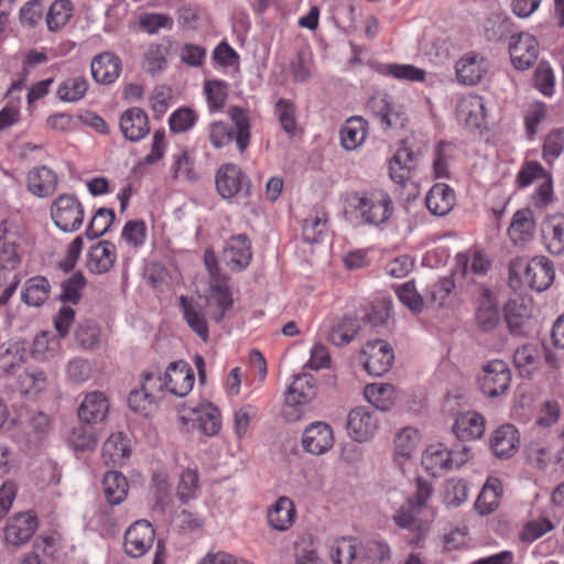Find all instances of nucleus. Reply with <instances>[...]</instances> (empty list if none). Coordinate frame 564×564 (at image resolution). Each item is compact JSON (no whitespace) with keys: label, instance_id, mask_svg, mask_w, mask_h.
<instances>
[{"label":"nucleus","instance_id":"f257e3e1","mask_svg":"<svg viewBox=\"0 0 564 564\" xmlns=\"http://www.w3.org/2000/svg\"><path fill=\"white\" fill-rule=\"evenodd\" d=\"M28 242V227L19 212H11L0 220V267L3 278L22 260Z\"/></svg>","mask_w":564,"mask_h":564},{"label":"nucleus","instance_id":"f03ea898","mask_svg":"<svg viewBox=\"0 0 564 564\" xmlns=\"http://www.w3.org/2000/svg\"><path fill=\"white\" fill-rule=\"evenodd\" d=\"M471 458V448L466 444H456L447 448L444 444L430 445L422 456L424 468L436 476L444 471L457 469Z\"/></svg>","mask_w":564,"mask_h":564},{"label":"nucleus","instance_id":"7ed1b4c3","mask_svg":"<svg viewBox=\"0 0 564 564\" xmlns=\"http://www.w3.org/2000/svg\"><path fill=\"white\" fill-rule=\"evenodd\" d=\"M178 422L186 431L198 430L206 436H215L221 429V415L213 403L183 404L177 409Z\"/></svg>","mask_w":564,"mask_h":564},{"label":"nucleus","instance_id":"20e7f679","mask_svg":"<svg viewBox=\"0 0 564 564\" xmlns=\"http://www.w3.org/2000/svg\"><path fill=\"white\" fill-rule=\"evenodd\" d=\"M521 270L524 282L538 292L549 289L555 275L553 263L545 257H535L525 263L522 259H516L510 263L511 275H517Z\"/></svg>","mask_w":564,"mask_h":564},{"label":"nucleus","instance_id":"39448f33","mask_svg":"<svg viewBox=\"0 0 564 564\" xmlns=\"http://www.w3.org/2000/svg\"><path fill=\"white\" fill-rule=\"evenodd\" d=\"M355 209L364 224L379 226L386 223L392 215L393 203L388 193L376 189L357 198Z\"/></svg>","mask_w":564,"mask_h":564},{"label":"nucleus","instance_id":"423d86ee","mask_svg":"<svg viewBox=\"0 0 564 564\" xmlns=\"http://www.w3.org/2000/svg\"><path fill=\"white\" fill-rule=\"evenodd\" d=\"M84 206L74 195L62 194L52 204L51 217L64 232L77 231L84 221Z\"/></svg>","mask_w":564,"mask_h":564},{"label":"nucleus","instance_id":"0eeeda50","mask_svg":"<svg viewBox=\"0 0 564 564\" xmlns=\"http://www.w3.org/2000/svg\"><path fill=\"white\" fill-rule=\"evenodd\" d=\"M155 541V530L148 520L134 521L124 532L123 550L132 558L145 555Z\"/></svg>","mask_w":564,"mask_h":564},{"label":"nucleus","instance_id":"6e6552de","mask_svg":"<svg viewBox=\"0 0 564 564\" xmlns=\"http://www.w3.org/2000/svg\"><path fill=\"white\" fill-rule=\"evenodd\" d=\"M216 188L223 198L229 199L239 193L246 197L251 194V183L247 175L235 164L221 165L216 173Z\"/></svg>","mask_w":564,"mask_h":564},{"label":"nucleus","instance_id":"1a4fd4ad","mask_svg":"<svg viewBox=\"0 0 564 564\" xmlns=\"http://www.w3.org/2000/svg\"><path fill=\"white\" fill-rule=\"evenodd\" d=\"M380 426L378 416L365 406H356L347 414L348 435L357 443L371 441Z\"/></svg>","mask_w":564,"mask_h":564},{"label":"nucleus","instance_id":"9d476101","mask_svg":"<svg viewBox=\"0 0 564 564\" xmlns=\"http://www.w3.org/2000/svg\"><path fill=\"white\" fill-rule=\"evenodd\" d=\"M335 443L334 431L325 422L316 421L307 425L301 436L304 452L321 456L328 453Z\"/></svg>","mask_w":564,"mask_h":564},{"label":"nucleus","instance_id":"9b49d317","mask_svg":"<svg viewBox=\"0 0 564 564\" xmlns=\"http://www.w3.org/2000/svg\"><path fill=\"white\" fill-rule=\"evenodd\" d=\"M361 354L366 357L364 360L365 369L375 377L388 372L394 360L391 346L382 339L369 340L362 348Z\"/></svg>","mask_w":564,"mask_h":564},{"label":"nucleus","instance_id":"f8f14e48","mask_svg":"<svg viewBox=\"0 0 564 564\" xmlns=\"http://www.w3.org/2000/svg\"><path fill=\"white\" fill-rule=\"evenodd\" d=\"M314 390H286L281 406V416L286 422H297L315 409Z\"/></svg>","mask_w":564,"mask_h":564},{"label":"nucleus","instance_id":"ddd939ff","mask_svg":"<svg viewBox=\"0 0 564 564\" xmlns=\"http://www.w3.org/2000/svg\"><path fill=\"white\" fill-rule=\"evenodd\" d=\"M509 53L516 68L528 69L538 58L539 45L529 33L514 34L509 42Z\"/></svg>","mask_w":564,"mask_h":564},{"label":"nucleus","instance_id":"4468645a","mask_svg":"<svg viewBox=\"0 0 564 564\" xmlns=\"http://www.w3.org/2000/svg\"><path fill=\"white\" fill-rule=\"evenodd\" d=\"M37 528V517L33 512L18 513L9 519L4 528L7 543L20 546L25 544Z\"/></svg>","mask_w":564,"mask_h":564},{"label":"nucleus","instance_id":"2eb2a0df","mask_svg":"<svg viewBox=\"0 0 564 564\" xmlns=\"http://www.w3.org/2000/svg\"><path fill=\"white\" fill-rule=\"evenodd\" d=\"M475 321L477 328L484 333L492 332L501 321L497 299L488 288L480 291Z\"/></svg>","mask_w":564,"mask_h":564},{"label":"nucleus","instance_id":"dca6fc26","mask_svg":"<svg viewBox=\"0 0 564 564\" xmlns=\"http://www.w3.org/2000/svg\"><path fill=\"white\" fill-rule=\"evenodd\" d=\"M119 128L124 139L138 142L150 132L149 117L142 108H129L121 113Z\"/></svg>","mask_w":564,"mask_h":564},{"label":"nucleus","instance_id":"f3484780","mask_svg":"<svg viewBox=\"0 0 564 564\" xmlns=\"http://www.w3.org/2000/svg\"><path fill=\"white\" fill-rule=\"evenodd\" d=\"M488 61L480 54L470 52L460 57L455 66L457 80L464 85L478 84L488 72Z\"/></svg>","mask_w":564,"mask_h":564},{"label":"nucleus","instance_id":"a211bd4d","mask_svg":"<svg viewBox=\"0 0 564 564\" xmlns=\"http://www.w3.org/2000/svg\"><path fill=\"white\" fill-rule=\"evenodd\" d=\"M366 108L371 115L379 118L386 128L403 127L404 124L403 113L395 109L387 94L378 93L371 96Z\"/></svg>","mask_w":564,"mask_h":564},{"label":"nucleus","instance_id":"6ab92c4d","mask_svg":"<svg viewBox=\"0 0 564 564\" xmlns=\"http://www.w3.org/2000/svg\"><path fill=\"white\" fill-rule=\"evenodd\" d=\"M520 445L519 431L511 424H503L494 431L490 448L498 458H509L516 454Z\"/></svg>","mask_w":564,"mask_h":564},{"label":"nucleus","instance_id":"aec40b11","mask_svg":"<svg viewBox=\"0 0 564 564\" xmlns=\"http://www.w3.org/2000/svg\"><path fill=\"white\" fill-rule=\"evenodd\" d=\"M251 243L247 235L231 237L224 250V260L230 270L241 271L251 261Z\"/></svg>","mask_w":564,"mask_h":564},{"label":"nucleus","instance_id":"412c9836","mask_svg":"<svg viewBox=\"0 0 564 564\" xmlns=\"http://www.w3.org/2000/svg\"><path fill=\"white\" fill-rule=\"evenodd\" d=\"M109 401L104 392L99 390L86 394L84 401L78 408V417L80 421L93 424L101 422L108 414Z\"/></svg>","mask_w":564,"mask_h":564},{"label":"nucleus","instance_id":"4be33fe9","mask_svg":"<svg viewBox=\"0 0 564 564\" xmlns=\"http://www.w3.org/2000/svg\"><path fill=\"white\" fill-rule=\"evenodd\" d=\"M130 455V441L122 432L112 433L102 444L101 457L106 465L122 466Z\"/></svg>","mask_w":564,"mask_h":564},{"label":"nucleus","instance_id":"5701e85b","mask_svg":"<svg viewBox=\"0 0 564 564\" xmlns=\"http://www.w3.org/2000/svg\"><path fill=\"white\" fill-rule=\"evenodd\" d=\"M457 118L468 129H478L485 121L486 109L484 99L474 95L464 97L457 105Z\"/></svg>","mask_w":564,"mask_h":564},{"label":"nucleus","instance_id":"b1692460","mask_svg":"<svg viewBox=\"0 0 564 564\" xmlns=\"http://www.w3.org/2000/svg\"><path fill=\"white\" fill-rule=\"evenodd\" d=\"M477 379L480 388H509L511 370L503 360L494 359L482 366Z\"/></svg>","mask_w":564,"mask_h":564},{"label":"nucleus","instance_id":"393cba45","mask_svg":"<svg viewBox=\"0 0 564 564\" xmlns=\"http://www.w3.org/2000/svg\"><path fill=\"white\" fill-rule=\"evenodd\" d=\"M543 241L553 254L564 252V215L556 214L546 217L541 224Z\"/></svg>","mask_w":564,"mask_h":564},{"label":"nucleus","instance_id":"a878e982","mask_svg":"<svg viewBox=\"0 0 564 564\" xmlns=\"http://www.w3.org/2000/svg\"><path fill=\"white\" fill-rule=\"evenodd\" d=\"M90 70L93 78L100 84L110 85L120 75L121 62L112 53H102L96 56L91 64Z\"/></svg>","mask_w":564,"mask_h":564},{"label":"nucleus","instance_id":"bb28decb","mask_svg":"<svg viewBox=\"0 0 564 564\" xmlns=\"http://www.w3.org/2000/svg\"><path fill=\"white\" fill-rule=\"evenodd\" d=\"M455 202L453 188L443 183L433 185L425 198L427 209L435 216L447 215L454 208Z\"/></svg>","mask_w":564,"mask_h":564},{"label":"nucleus","instance_id":"cd10ccee","mask_svg":"<svg viewBox=\"0 0 564 564\" xmlns=\"http://www.w3.org/2000/svg\"><path fill=\"white\" fill-rule=\"evenodd\" d=\"M116 262V247L107 240L99 241L88 252L87 268L90 272H108Z\"/></svg>","mask_w":564,"mask_h":564},{"label":"nucleus","instance_id":"c85d7f7f","mask_svg":"<svg viewBox=\"0 0 564 564\" xmlns=\"http://www.w3.org/2000/svg\"><path fill=\"white\" fill-rule=\"evenodd\" d=\"M57 187V175L46 166L34 167L28 174V188L39 197L51 196Z\"/></svg>","mask_w":564,"mask_h":564},{"label":"nucleus","instance_id":"c756f323","mask_svg":"<svg viewBox=\"0 0 564 564\" xmlns=\"http://www.w3.org/2000/svg\"><path fill=\"white\" fill-rule=\"evenodd\" d=\"M534 229L535 223L532 210L529 208L520 209L512 217L508 235L514 245H524L533 238Z\"/></svg>","mask_w":564,"mask_h":564},{"label":"nucleus","instance_id":"7c9ffc66","mask_svg":"<svg viewBox=\"0 0 564 564\" xmlns=\"http://www.w3.org/2000/svg\"><path fill=\"white\" fill-rule=\"evenodd\" d=\"M486 421L477 412H466L457 416L454 424L455 435L463 441L480 438L485 433Z\"/></svg>","mask_w":564,"mask_h":564},{"label":"nucleus","instance_id":"2f4dec72","mask_svg":"<svg viewBox=\"0 0 564 564\" xmlns=\"http://www.w3.org/2000/svg\"><path fill=\"white\" fill-rule=\"evenodd\" d=\"M296 510L288 497H280L268 511V521L276 531L289 530L295 521Z\"/></svg>","mask_w":564,"mask_h":564},{"label":"nucleus","instance_id":"473e14b6","mask_svg":"<svg viewBox=\"0 0 564 564\" xmlns=\"http://www.w3.org/2000/svg\"><path fill=\"white\" fill-rule=\"evenodd\" d=\"M89 524L102 538H113L120 532V518L112 506L98 508L90 518Z\"/></svg>","mask_w":564,"mask_h":564},{"label":"nucleus","instance_id":"72a5a7b5","mask_svg":"<svg viewBox=\"0 0 564 564\" xmlns=\"http://www.w3.org/2000/svg\"><path fill=\"white\" fill-rule=\"evenodd\" d=\"M102 491L110 506L123 502L129 491V484L126 476L119 471H107L102 479Z\"/></svg>","mask_w":564,"mask_h":564},{"label":"nucleus","instance_id":"f704fd0d","mask_svg":"<svg viewBox=\"0 0 564 564\" xmlns=\"http://www.w3.org/2000/svg\"><path fill=\"white\" fill-rule=\"evenodd\" d=\"M180 305L187 325L194 333L206 341L208 339L209 330L207 322L200 312V306L194 302L193 299L185 295L180 296Z\"/></svg>","mask_w":564,"mask_h":564},{"label":"nucleus","instance_id":"c9c22d12","mask_svg":"<svg viewBox=\"0 0 564 564\" xmlns=\"http://www.w3.org/2000/svg\"><path fill=\"white\" fill-rule=\"evenodd\" d=\"M368 122L359 116L346 120L340 129L341 145L346 150H355L365 141Z\"/></svg>","mask_w":564,"mask_h":564},{"label":"nucleus","instance_id":"e433bc0d","mask_svg":"<svg viewBox=\"0 0 564 564\" xmlns=\"http://www.w3.org/2000/svg\"><path fill=\"white\" fill-rule=\"evenodd\" d=\"M164 390H131L128 397L130 409L143 416H149L156 410Z\"/></svg>","mask_w":564,"mask_h":564},{"label":"nucleus","instance_id":"4c0bfd02","mask_svg":"<svg viewBox=\"0 0 564 564\" xmlns=\"http://www.w3.org/2000/svg\"><path fill=\"white\" fill-rule=\"evenodd\" d=\"M453 276H443L430 284L425 291V302L427 307L440 308L447 304V299L455 290Z\"/></svg>","mask_w":564,"mask_h":564},{"label":"nucleus","instance_id":"58836bf2","mask_svg":"<svg viewBox=\"0 0 564 564\" xmlns=\"http://www.w3.org/2000/svg\"><path fill=\"white\" fill-rule=\"evenodd\" d=\"M531 317V308L523 301H510L505 306V321L512 335L523 334L524 325Z\"/></svg>","mask_w":564,"mask_h":564},{"label":"nucleus","instance_id":"ea45409f","mask_svg":"<svg viewBox=\"0 0 564 564\" xmlns=\"http://www.w3.org/2000/svg\"><path fill=\"white\" fill-rule=\"evenodd\" d=\"M50 290L51 284L46 278L33 276L24 283L21 297L30 306H40L48 299Z\"/></svg>","mask_w":564,"mask_h":564},{"label":"nucleus","instance_id":"a19ab883","mask_svg":"<svg viewBox=\"0 0 564 564\" xmlns=\"http://www.w3.org/2000/svg\"><path fill=\"white\" fill-rule=\"evenodd\" d=\"M163 386H172V388H176L180 384H185L187 388H193L194 386V371L188 362L178 360L171 362L165 370L163 379H161Z\"/></svg>","mask_w":564,"mask_h":564},{"label":"nucleus","instance_id":"79ce46f5","mask_svg":"<svg viewBox=\"0 0 564 564\" xmlns=\"http://www.w3.org/2000/svg\"><path fill=\"white\" fill-rule=\"evenodd\" d=\"M359 329L360 324L356 317L344 316L332 327L328 339L337 347L346 346L356 337Z\"/></svg>","mask_w":564,"mask_h":564},{"label":"nucleus","instance_id":"37998d69","mask_svg":"<svg viewBox=\"0 0 564 564\" xmlns=\"http://www.w3.org/2000/svg\"><path fill=\"white\" fill-rule=\"evenodd\" d=\"M74 336L82 349L96 350L100 345L101 328L94 321H83L77 325Z\"/></svg>","mask_w":564,"mask_h":564},{"label":"nucleus","instance_id":"c03bdc74","mask_svg":"<svg viewBox=\"0 0 564 564\" xmlns=\"http://www.w3.org/2000/svg\"><path fill=\"white\" fill-rule=\"evenodd\" d=\"M200 490L199 474L197 469L186 468L180 475L176 496L182 503H188L198 497Z\"/></svg>","mask_w":564,"mask_h":564},{"label":"nucleus","instance_id":"a18cd8bd","mask_svg":"<svg viewBox=\"0 0 564 564\" xmlns=\"http://www.w3.org/2000/svg\"><path fill=\"white\" fill-rule=\"evenodd\" d=\"M97 443L96 431L87 423L74 426L68 435V444L76 452L94 451Z\"/></svg>","mask_w":564,"mask_h":564},{"label":"nucleus","instance_id":"49530a36","mask_svg":"<svg viewBox=\"0 0 564 564\" xmlns=\"http://www.w3.org/2000/svg\"><path fill=\"white\" fill-rule=\"evenodd\" d=\"M414 155L406 148L399 149L390 160V176L398 183L403 184L409 177L410 170L413 169Z\"/></svg>","mask_w":564,"mask_h":564},{"label":"nucleus","instance_id":"de8ad7c7","mask_svg":"<svg viewBox=\"0 0 564 564\" xmlns=\"http://www.w3.org/2000/svg\"><path fill=\"white\" fill-rule=\"evenodd\" d=\"M207 302L210 306L213 304L216 305V307L210 312V317L216 323H220L224 319L227 311L231 310L234 304L229 288L220 284L212 288L210 297Z\"/></svg>","mask_w":564,"mask_h":564},{"label":"nucleus","instance_id":"09e8293b","mask_svg":"<svg viewBox=\"0 0 564 564\" xmlns=\"http://www.w3.org/2000/svg\"><path fill=\"white\" fill-rule=\"evenodd\" d=\"M359 556L372 564H384L391 558V547L384 540L372 538L361 545Z\"/></svg>","mask_w":564,"mask_h":564},{"label":"nucleus","instance_id":"8fccbe9b","mask_svg":"<svg viewBox=\"0 0 564 564\" xmlns=\"http://www.w3.org/2000/svg\"><path fill=\"white\" fill-rule=\"evenodd\" d=\"M327 213L324 207H318L313 210L308 218L303 224V239L308 243L318 241L319 236L324 232L327 225Z\"/></svg>","mask_w":564,"mask_h":564},{"label":"nucleus","instance_id":"3c124183","mask_svg":"<svg viewBox=\"0 0 564 564\" xmlns=\"http://www.w3.org/2000/svg\"><path fill=\"white\" fill-rule=\"evenodd\" d=\"M73 3L69 0H55L47 12L46 24L50 31H58L72 17Z\"/></svg>","mask_w":564,"mask_h":564},{"label":"nucleus","instance_id":"603ef678","mask_svg":"<svg viewBox=\"0 0 564 564\" xmlns=\"http://www.w3.org/2000/svg\"><path fill=\"white\" fill-rule=\"evenodd\" d=\"M420 441V434L416 429L404 427L395 436L394 454L395 459L399 457L409 458L415 452Z\"/></svg>","mask_w":564,"mask_h":564},{"label":"nucleus","instance_id":"864d4df0","mask_svg":"<svg viewBox=\"0 0 564 564\" xmlns=\"http://www.w3.org/2000/svg\"><path fill=\"white\" fill-rule=\"evenodd\" d=\"M229 116L236 126V143L242 153L249 145L250 141V123L246 111L239 107H230Z\"/></svg>","mask_w":564,"mask_h":564},{"label":"nucleus","instance_id":"5fc2aeb1","mask_svg":"<svg viewBox=\"0 0 564 564\" xmlns=\"http://www.w3.org/2000/svg\"><path fill=\"white\" fill-rule=\"evenodd\" d=\"M357 556V543L352 538L336 540L330 550V557L334 564H352Z\"/></svg>","mask_w":564,"mask_h":564},{"label":"nucleus","instance_id":"6e6d98bb","mask_svg":"<svg viewBox=\"0 0 564 564\" xmlns=\"http://www.w3.org/2000/svg\"><path fill=\"white\" fill-rule=\"evenodd\" d=\"M116 215L111 208H99L91 218L85 236L88 239H96L105 235L115 221Z\"/></svg>","mask_w":564,"mask_h":564},{"label":"nucleus","instance_id":"4d7b16f0","mask_svg":"<svg viewBox=\"0 0 564 564\" xmlns=\"http://www.w3.org/2000/svg\"><path fill=\"white\" fill-rule=\"evenodd\" d=\"M86 285V279L82 272L73 273L68 279L61 283L62 292L58 300L77 304L82 299V291Z\"/></svg>","mask_w":564,"mask_h":564},{"label":"nucleus","instance_id":"13d9d810","mask_svg":"<svg viewBox=\"0 0 564 564\" xmlns=\"http://www.w3.org/2000/svg\"><path fill=\"white\" fill-rule=\"evenodd\" d=\"M166 48L163 45H151L144 53L142 68L155 76L166 67Z\"/></svg>","mask_w":564,"mask_h":564},{"label":"nucleus","instance_id":"bf43d9fd","mask_svg":"<svg viewBox=\"0 0 564 564\" xmlns=\"http://www.w3.org/2000/svg\"><path fill=\"white\" fill-rule=\"evenodd\" d=\"M151 492L155 499V506L164 510L171 497L170 479L165 471H156L152 475Z\"/></svg>","mask_w":564,"mask_h":564},{"label":"nucleus","instance_id":"052dcab7","mask_svg":"<svg viewBox=\"0 0 564 564\" xmlns=\"http://www.w3.org/2000/svg\"><path fill=\"white\" fill-rule=\"evenodd\" d=\"M87 88L88 85L85 78H69L59 85L57 96L63 101L75 102L85 96Z\"/></svg>","mask_w":564,"mask_h":564},{"label":"nucleus","instance_id":"680f3d73","mask_svg":"<svg viewBox=\"0 0 564 564\" xmlns=\"http://www.w3.org/2000/svg\"><path fill=\"white\" fill-rule=\"evenodd\" d=\"M397 294L402 304L411 312L420 313L426 306L425 296L423 297L415 288L414 282L409 281L397 289Z\"/></svg>","mask_w":564,"mask_h":564},{"label":"nucleus","instance_id":"e2e57ef3","mask_svg":"<svg viewBox=\"0 0 564 564\" xmlns=\"http://www.w3.org/2000/svg\"><path fill=\"white\" fill-rule=\"evenodd\" d=\"M204 90L207 97L209 107L213 110H220L224 108L228 97V85L223 80H207L204 85Z\"/></svg>","mask_w":564,"mask_h":564},{"label":"nucleus","instance_id":"0e129e2a","mask_svg":"<svg viewBox=\"0 0 564 564\" xmlns=\"http://www.w3.org/2000/svg\"><path fill=\"white\" fill-rule=\"evenodd\" d=\"M282 129L291 137L296 133L295 106L291 100L280 99L275 105Z\"/></svg>","mask_w":564,"mask_h":564},{"label":"nucleus","instance_id":"69168bd1","mask_svg":"<svg viewBox=\"0 0 564 564\" xmlns=\"http://www.w3.org/2000/svg\"><path fill=\"white\" fill-rule=\"evenodd\" d=\"M553 529L554 524L547 518L532 520L523 527L520 533V539L522 542L532 543L547 532H551Z\"/></svg>","mask_w":564,"mask_h":564},{"label":"nucleus","instance_id":"338daca9","mask_svg":"<svg viewBox=\"0 0 564 564\" xmlns=\"http://www.w3.org/2000/svg\"><path fill=\"white\" fill-rule=\"evenodd\" d=\"M365 399L380 411H388L398 401V390H364Z\"/></svg>","mask_w":564,"mask_h":564},{"label":"nucleus","instance_id":"774afa93","mask_svg":"<svg viewBox=\"0 0 564 564\" xmlns=\"http://www.w3.org/2000/svg\"><path fill=\"white\" fill-rule=\"evenodd\" d=\"M466 484L460 479H448L444 484L443 499L448 506H459L467 499Z\"/></svg>","mask_w":564,"mask_h":564}]
</instances>
